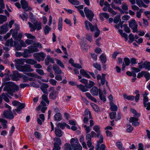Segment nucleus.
<instances>
[{
  "instance_id": "1",
  "label": "nucleus",
  "mask_w": 150,
  "mask_h": 150,
  "mask_svg": "<svg viewBox=\"0 0 150 150\" xmlns=\"http://www.w3.org/2000/svg\"><path fill=\"white\" fill-rule=\"evenodd\" d=\"M71 144L66 143L64 146L65 150H82V147L77 138H72L70 140Z\"/></svg>"
},
{
  "instance_id": "2",
  "label": "nucleus",
  "mask_w": 150,
  "mask_h": 150,
  "mask_svg": "<svg viewBox=\"0 0 150 150\" xmlns=\"http://www.w3.org/2000/svg\"><path fill=\"white\" fill-rule=\"evenodd\" d=\"M19 88L18 86L13 83H12L9 85H6L4 88L3 90L4 91H7V93H6L7 95L9 94L13 96V93L15 92L16 91H18Z\"/></svg>"
},
{
  "instance_id": "3",
  "label": "nucleus",
  "mask_w": 150,
  "mask_h": 150,
  "mask_svg": "<svg viewBox=\"0 0 150 150\" xmlns=\"http://www.w3.org/2000/svg\"><path fill=\"white\" fill-rule=\"evenodd\" d=\"M42 98L43 100L41 101L39 106L38 107L36 108V109L38 110L40 109L42 113H45V110L47 109L45 102L47 104H49V101L48 99L47 95H43L42 96Z\"/></svg>"
},
{
  "instance_id": "4",
  "label": "nucleus",
  "mask_w": 150,
  "mask_h": 150,
  "mask_svg": "<svg viewBox=\"0 0 150 150\" xmlns=\"http://www.w3.org/2000/svg\"><path fill=\"white\" fill-rule=\"evenodd\" d=\"M93 130L97 133V138L99 137V139L97 141V145L96 146V150H98L99 144L103 142V137L102 135L100 134V127L98 125H95L93 127Z\"/></svg>"
},
{
  "instance_id": "5",
  "label": "nucleus",
  "mask_w": 150,
  "mask_h": 150,
  "mask_svg": "<svg viewBox=\"0 0 150 150\" xmlns=\"http://www.w3.org/2000/svg\"><path fill=\"white\" fill-rule=\"evenodd\" d=\"M14 45L16 48L17 50H21V46L18 43L16 42H14L13 45V41L12 38L7 41L5 44V45L8 46L10 45V46H13Z\"/></svg>"
},
{
  "instance_id": "6",
  "label": "nucleus",
  "mask_w": 150,
  "mask_h": 150,
  "mask_svg": "<svg viewBox=\"0 0 150 150\" xmlns=\"http://www.w3.org/2000/svg\"><path fill=\"white\" fill-rule=\"evenodd\" d=\"M84 11L86 17L91 22L94 15L92 11L87 7L84 8Z\"/></svg>"
},
{
  "instance_id": "7",
  "label": "nucleus",
  "mask_w": 150,
  "mask_h": 150,
  "mask_svg": "<svg viewBox=\"0 0 150 150\" xmlns=\"http://www.w3.org/2000/svg\"><path fill=\"white\" fill-rule=\"evenodd\" d=\"M29 25V27L30 28V31H34L36 29L38 30H40L41 28V23H38L37 22L34 23L33 25L30 22L28 23Z\"/></svg>"
},
{
  "instance_id": "8",
  "label": "nucleus",
  "mask_w": 150,
  "mask_h": 150,
  "mask_svg": "<svg viewBox=\"0 0 150 150\" xmlns=\"http://www.w3.org/2000/svg\"><path fill=\"white\" fill-rule=\"evenodd\" d=\"M84 24L85 28L87 30H89L90 29L91 31L93 32L96 29H97V25H93L87 20H86L85 21Z\"/></svg>"
},
{
  "instance_id": "9",
  "label": "nucleus",
  "mask_w": 150,
  "mask_h": 150,
  "mask_svg": "<svg viewBox=\"0 0 150 150\" xmlns=\"http://www.w3.org/2000/svg\"><path fill=\"white\" fill-rule=\"evenodd\" d=\"M33 57L38 62L40 61H43L45 58L46 55L42 52L39 53H35L33 54Z\"/></svg>"
},
{
  "instance_id": "10",
  "label": "nucleus",
  "mask_w": 150,
  "mask_h": 150,
  "mask_svg": "<svg viewBox=\"0 0 150 150\" xmlns=\"http://www.w3.org/2000/svg\"><path fill=\"white\" fill-rule=\"evenodd\" d=\"M20 3L21 7L25 11L32 10V8L28 5L27 2L25 0H21Z\"/></svg>"
},
{
  "instance_id": "11",
  "label": "nucleus",
  "mask_w": 150,
  "mask_h": 150,
  "mask_svg": "<svg viewBox=\"0 0 150 150\" xmlns=\"http://www.w3.org/2000/svg\"><path fill=\"white\" fill-rule=\"evenodd\" d=\"M15 65L16 69L18 70L22 66L21 65L24 64L25 62V59H16L15 60Z\"/></svg>"
},
{
  "instance_id": "12",
  "label": "nucleus",
  "mask_w": 150,
  "mask_h": 150,
  "mask_svg": "<svg viewBox=\"0 0 150 150\" xmlns=\"http://www.w3.org/2000/svg\"><path fill=\"white\" fill-rule=\"evenodd\" d=\"M18 70L22 72H31L33 71V69L31 68L30 65L25 64L22 66Z\"/></svg>"
},
{
  "instance_id": "13",
  "label": "nucleus",
  "mask_w": 150,
  "mask_h": 150,
  "mask_svg": "<svg viewBox=\"0 0 150 150\" xmlns=\"http://www.w3.org/2000/svg\"><path fill=\"white\" fill-rule=\"evenodd\" d=\"M3 114L4 117L10 120L12 119L14 117L11 110H5L3 112Z\"/></svg>"
},
{
  "instance_id": "14",
  "label": "nucleus",
  "mask_w": 150,
  "mask_h": 150,
  "mask_svg": "<svg viewBox=\"0 0 150 150\" xmlns=\"http://www.w3.org/2000/svg\"><path fill=\"white\" fill-rule=\"evenodd\" d=\"M129 26L132 30L133 33L136 32L137 30V25L135 20H133L129 22Z\"/></svg>"
},
{
  "instance_id": "15",
  "label": "nucleus",
  "mask_w": 150,
  "mask_h": 150,
  "mask_svg": "<svg viewBox=\"0 0 150 150\" xmlns=\"http://www.w3.org/2000/svg\"><path fill=\"white\" fill-rule=\"evenodd\" d=\"M50 90L52 91L49 95V97L53 100L55 99L58 94V92L55 90H54V88L52 87L50 88Z\"/></svg>"
},
{
  "instance_id": "16",
  "label": "nucleus",
  "mask_w": 150,
  "mask_h": 150,
  "mask_svg": "<svg viewBox=\"0 0 150 150\" xmlns=\"http://www.w3.org/2000/svg\"><path fill=\"white\" fill-rule=\"evenodd\" d=\"M8 24L6 23L0 27V34H1L6 33L8 30Z\"/></svg>"
},
{
  "instance_id": "17",
  "label": "nucleus",
  "mask_w": 150,
  "mask_h": 150,
  "mask_svg": "<svg viewBox=\"0 0 150 150\" xmlns=\"http://www.w3.org/2000/svg\"><path fill=\"white\" fill-rule=\"evenodd\" d=\"M21 77L20 75L17 71H14L11 75V77L13 81H17L18 78Z\"/></svg>"
},
{
  "instance_id": "18",
  "label": "nucleus",
  "mask_w": 150,
  "mask_h": 150,
  "mask_svg": "<svg viewBox=\"0 0 150 150\" xmlns=\"http://www.w3.org/2000/svg\"><path fill=\"white\" fill-rule=\"evenodd\" d=\"M138 119L135 117H131L129 119V121L132 123V125L134 126H138L139 123L138 122Z\"/></svg>"
},
{
  "instance_id": "19",
  "label": "nucleus",
  "mask_w": 150,
  "mask_h": 150,
  "mask_svg": "<svg viewBox=\"0 0 150 150\" xmlns=\"http://www.w3.org/2000/svg\"><path fill=\"white\" fill-rule=\"evenodd\" d=\"M48 85L45 83H43L40 87V89L44 93H47V88H48Z\"/></svg>"
},
{
  "instance_id": "20",
  "label": "nucleus",
  "mask_w": 150,
  "mask_h": 150,
  "mask_svg": "<svg viewBox=\"0 0 150 150\" xmlns=\"http://www.w3.org/2000/svg\"><path fill=\"white\" fill-rule=\"evenodd\" d=\"M99 91L96 87H93L90 91L91 93L93 96H97L98 94V93Z\"/></svg>"
},
{
  "instance_id": "21",
  "label": "nucleus",
  "mask_w": 150,
  "mask_h": 150,
  "mask_svg": "<svg viewBox=\"0 0 150 150\" xmlns=\"http://www.w3.org/2000/svg\"><path fill=\"white\" fill-rule=\"evenodd\" d=\"M55 133L57 137H60L62 136L63 132L60 129L56 127L55 128Z\"/></svg>"
},
{
  "instance_id": "22",
  "label": "nucleus",
  "mask_w": 150,
  "mask_h": 150,
  "mask_svg": "<svg viewBox=\"0 0 150 150\" xmlns=\"http://www.w3.org/2000/svg\"><path fill=\"white\" fill-rule=\"evenodd\" d=\"M50 62L52 63H54L53 59L51 58L50 56H48L45 60V64L46 65H48L49 64Z\"/></svg>"
},
{
  "instance_id": "23",
  "label": "nucleus",
  "mask_w": 150,
  "mask_h": 150,
  "mask_svg": "<svg viewBox=\"0 0 150 150\" xmlns=\"http://www.w3.org/2000/svg\"><path fill=\"white\" fill-rule=\"evenodd\" d=\"M33 46H31L28 47L29 49V52L30 53H33L37 52L39 51V50L35 45Z\"/></svg>"
},
{
  "instance_id": "24",
  "label": "nucleus",
  "mask_w": 150,
  "mask_h": 150,
  "mask_svg": "<svg viewBox=\"0 0 150 150\" xmlns=\"http://www.w3.org/2000/svg\"><path fill=\"white\" fill-rule=\"evenodd\" d=\"M25 62L27 64L31 65L36 64L37 63L36 61L31 59H25Z\"/></svg>"
},
{
  "instance_id": "25",
  "label": "nucleus",
  "mask_w": 150,
  "mask_h": 150,
  "mask_svg": "<svg viewBox=\"0 0 150 150\" xmlns=\"http://www.w3.org/2000/svg\"><path fill=\"white\" fill-rule=\"evenodd\" d=\"M0 122L2 123L1 125L2 126L3 129H6L7 128V121L6 120L2 118H0Z\"/></svg>"
},
{
  "instance_id": "26",
  "label": "nucleus",
  "mask_w": 150,
  "mask_h": 150,
  "mask_svg": "<svg viewBox=\"0 0 150 150\" xmlns=\"http://www.w3.org/2000/svg\"><path fill=\"white\" fill-rule=\"evenodd\" d=\"M53 69L56 74H60L62 73V71L59 67L56 65L53 66Z\"/></svg>"
},
{
  "instance_id": "27",
  "label": "nucleus",
  "mask_w": 150,
  "mask_h": 150,
  "mask_svg": "<svg viewBox=\"0 0 150 150\" xmlns=\"http://www.w3.org/2000/svg\"><path fill=\"white\" fill-rule=\"evenodd\" d=\"M54 119L56 121H60L62 119L61 114L60 113H57L54 116Z\"/></svg>"
},
{
  "instance_id": "28",
  "label": "nucleus",
  "mask_w": 150,
  "mask_h": 150,
  "mask_svg": "<svg viewBox=\"0 0 150 150\" xmlns=\"http://www.w3.org/2000/svg\"><path fill=\"white\" fill-rule=\"evenodd\" d=\"M110 105V109L112 111H115L117 110L118 109L117 106L113 103H111Z\"/></svg>"
},
{
  "instance_id": "29",
  "label": "nucleus",
  "mask_w": 150,
  "mask_h": 150,
  "mask_svg": "<svg viewBox=\"0 0 150 150\" xmlns=\"http://www.w3.org/2000/svg\"><path fill=\"white\" fill-rule=\"evenodd\" d=\"M85 94L86 96L91 100L95 102H97V100L96 99L93 97L89 93H85Z\"/></svg>"
},
{
  "instance_id": "30",
  "label": "nucleus",
  "mask_w": 150,
  "mask_h": 150,
  "mask_svg": "<svg viewBox=\"0 0 150 150\" xmlns=\"http://www.w3.org/2000/svg\"><path fill=\"white\" fill-rule=\"evenodd\" d=\"M4 8L5 5L3 0H0V13H2L3 12V9Z\"/></svg>"
},
{
  "instance_id": "31",
  "label": "nucleus",
  "mask_w": 150,
  "mask_h": 150,
  "mask_svg": "<svg viewBox=\"0 0 150 150\" xmlns=\"http://www.w3.org/2000/svg\"><path fill=\"white\" fill-rule=\"evenodd\" d=\"M84 139L83 137H81L79 141L81 143L83 148L87 149L88 148L86 146V144L84 141Z\"/></svg>"
},
{
  "instance_id": "32",
  "label": "nucleus",
  "mask_w": 150,
  "mask_h": 150,
  "mask_svg": "<svg viewBox=\"0 0 150 150\" xmlns=\"http://www.w3.org/2000/svg\"><path fill=\"white\" fill-rule=\"evenodd\" d=\"M77 88H79V89L83 92H85L88 91L87 89L82 85H77Z\"/></svg>"
},
{
  "instance_id": "33",
  "label": "nucleus",
  "mask_w": 150,
  "mask_h": 150,
  "mask_svg": "<svg viewBox=\"0 0 150 150\" xmlns=\"http://www.w3.org/2000/svg\"><path fill=\"white\" fill-rule=\"evenodd\" d=\"M123 96L124 98L129 100H133L134 98V96H127L126 94H123Z\"/></svg>"
},
{
  "instance_id": "34",
  "label": "nucleus",
  "mask_w": 150,
  "mask_h": 150,
  "mask_svg": "<svg viewBox=\"0 0 150 150\" xmlns=\"http://www.w3.org/2000/svg\"><path fill=\"white\" fill-rule=\"evenodd\" d=\"M70 3L74 5H78L80 4L79 1L77 0H68Z\"/></svg>"
},
{
  "instance_id": "35",
  "label": "nucleus",
  "mask_w": 150,
  "mask_h": 150,
  "mask_svg": "<svg viewBox=\"0 0 150 150\" xmlns=\"http://www.w3.org/2000/svg\"><path fill=\"white\" fill-rule=\"evenodd\" d=\"M7 19V17L5 16L0 15V23L2 24L6 21Z\"/></svg>"
},
{
  "instance_id": "36",
  "label": "nucleus",
  "mask_w": 150,
  "mask_h": 150,
  "mask_svg": "<svg viewBox=\"0 0 150 150\" xmlns=\"http://www.w3.org/2000/svg\"><path fill=\"white\" fill-rule=\"evenodd\" d=\"M25 104H23L20 106L17 107V108L15 109L14 111H16L18 113L22 109H23L25 107Z\"/></svg>"
},
{
  "instance_id": "37",
  "label": "nucleus",
  "mask_w": 150,
  "mask_h": 150,
  "mask_svg": "<svg viewBox=\"0 0 150 150\" xmlns=\"http://www.w3.org/2000/svg\"><path fill=\"white\" fill-rule=\"evenodd\" d=\"M100 58L102 63H104L106 62V58L104 53L102 54L100 56Z\"/></svg>"
},
{
  "instance_id": "38",
  "label": "nucleus",
  "mask_w": 150,
  "mask_h": 150,
  "mask_svg": "<svg viewBox=\"0 0 150 150\" xmlns=\"http://www.w3.org/2000/svg\"><path fill=\"white\" fill-rule=\"evenodd\" d=\"M143 65L144 66V67L149 71V69L150 66V62L147 61H145L143 63Z\"/></svg>"
},
{
  "instance_id": "39",
  "label": "nucleus",
  "mask_w": 150,
  "mask_h": 150,
  "mask_svg": "<svg viewBox=\"0 0 150 150\" xmlns=\"http://www.w3.org/2000/svg\"><path fill=\"white\" fill-rule=\"evenodd\" d=\"M91 105L95 111L98 112L99 111V108L97 105L94 103H91Z\"/></svg>"
},
{
  "instance_id": "40",
  "label": "nucleus",
  "mask_w": 150,
  "mask_h": 150,
  "mask_svg": "<svg viewBox=\"0 0 150 150\" xmlns=\"http://www.w3.org/2000/svg\"><path fill=\"white\" fill-rule=\"evenodd\" d=\"M66 124L65 123H59L58 124L57 127L60 128L62 129H64L66 126Z\"/></svg>"
},
{
  "instance_id": "41",
  "label": "nucleus",
  "mask_w": 150,
  "mask_h": 150,
  "mask_svg": "<svg viewBox=\"0 0 150 150\" xmlns=\"http://www.w3.org/2000/svg\"><path fill=\"white\" fill-rule=\"evenodd\" d=\"M117 147L120 150H124V148L122 147V143L120 142H118L116 143Z\"/></svg>"
},
{
  "instance_id": "42",
  "label": "nucleus",
  "mask_w": 150,
  "mask_h": 150,
  "mask_svg": "<svg viewBox=\"0 0 150 150\" xmlns=\"http://www.w3.org/2000/svg\"><path fill=\"white\" fill-rule=\"evenodd\" d=\"M51 28L47 25H46L45 27L44 28V31L45 35L48 34L49 31L50 30Z\"/></svg>"
},
{
  "instance_id": "43",
  "label": "nucleus",
  "mask_w": 150,
  "mask_h": 150,
  "mask_svg": "<svg viewBox=\"0 0 150 150\" xmlns=\"http://www.w3.org/2000/svg\"><path fill=\"white\" fill-rule=\"evenodd\" d=\"M124 27V30L127 33H130V28H129L126 24H124L123 25Z\"/></svg>"
},
{
  "instance_id": "44",
  "label": "nucleus",
  "mask_w": 150,
  "mask_h": 150,
  "mask_svg": "<svg viewBox=\"0 0 150 150\" xmlns=\"http://www.w3.org/2000/svg\"><path fill=\"white\" fill-rule=\"evenodd\" d=\"M129 40L128 42L129 43H131L134 41V36L132 34L130 33L129 35Z\"/></svg>"
},
{
  "instance_id": "45",
  "label": "nucleus",
  "mask_w": 150,
  "mask_h": 150,
  "mask_svg": "<svg viewBox=\"0 0 150 150\" xmlns=\"http://www.w3.org/2000/svg\"><path fill=\"white\" fill-rule=\"evenodd\" d=\"M83 127L85 128L87 134L90 132L91 128V126H87L86 125H83Z\"/></svg>"
},
{
  "instance_id": "46",
  "label": "nucleus",
  "mask_w": 150,
  "mask_h": 150,
  "mask_svg": "<svg viewBox=\"0 0 150 150\" xmlns=\"http://www.w3.org/2000/svg\"><path fill=\"white\" fill-rule=\"evenodd\" d=\"M131 112L134 115V116L139 117L140 115V114L138 113L136 110L133 108H131Z\"/></svg>"
},
{
  "instance_id": "47",
  "label": "nucleus",
  "mask_w": 150,
  "mask_h": 150,
  "mask_svg": "<svg viewBox=\"0 0 150 150\" xmlns=\"http://www.w3.org/2000/svg\"><path fill=\"white\" fill-rule=\"evenodd\" d=\"M12 103L13 105L14 106H16L18 107L23 103H21L16 101V100H13L12 101Z\"/></svg>"
},
{
  "instance_id": "48",
  "label": "nucleus",
  "mask_w": 150,
  "mask_h": 150,
  "mask_svg": "<svg viewBox=\"0 0 150 150\" xmlns=\"http://www.w3.org/2000/svg\"><path fill=\"white\" fill-rule=\"evenodd\" d=\"M146 73H144V76L146 79V81H147L150 79V74L148 72L145 71Z\"/></svg>"
},
{
  "instance_id": "49",
  "label": "nucleus",
  "mask_w": 150,
  "mask_h": 150,
  "mask_svg": "<svg viewBox=\"0 0 150 150\" xmlns=\"http://www.w3.org/2000/svg\"><path fill=\"white\" fill-rule=\"evenodd\" d=\"M2 98H3L4 100L7 102H8L9 101V99L7 97L6 95L4 93H3L1 96Z\"/></svg>"
},
{
  "instance_id": "50",
  "label": "nucleus",
  "mask_w": 150,
  "mask_h": 150,
  "mask_svg": "<svg viewBox=\"0 0 150 150\" xmlns=\"http://www.w3.org/2000/svg\"><path fill=\"white\" fill-rule=\"evenodd\" d=\"M10 32L11 34L12 33V36L15 39V38L17 36V32H15V30L13 29H11L10 31Z\"/></svg>"
},
{
  "instance_id": "51",
  "label": "nucleus",
  "mask_w": 150,
  "mask_h": 150,
  "mask_svg": "<svg viewBox=\"0 0 150 150\" xmlns=\"http://www.w3.org/2000/svg\"><path fill=\"white\" fill-rule=\"evenodd\" d=\"M95 84V83L94 82L92 81H90L89 82V83L87 84L86 85V87L89 88L92 87Z\"/></svg>"
},
{
  "instance_id": "52",
  "label": "nucleus",
  "mask_w": 150,
  "mask_h": 150,
  "mask_svg": "<svg viewBox=\"0 0 150 150\" xmlns=\"http://www.w3.org/2000/svg\"><path fill=\"white\" fill-rule=\"evenodd\" d=\"M81 48L83 51H87V49L85 47V44L84 42H81L80 43Z\"/></svg>"
},
{
  "instance_id": "53",
  "label": "nucleus",
  "mask_w": 150,
  "mask_h": 150,
  "mask_svg": "<svg viewBox=\"0 0 150 150\" xmlns=\"http://www.w3.org/2000/svg\"><path fill=\"white\" fill-rule=\"evenodd\" d=\"M111 6L115 10H118L120 11H121L122 9L119 7L116 6L113 3V2H112L111 4Z\"/></svg>"
},
{
  "instance_id": "54",
  "label": "nucleus",
  "mask_w": 150,
  "mask_h": 150,
  "mask_svg": "<svg viewBox=\"0 0 150 150\" xmlns=\"http://www.w3.org/2000/svg\"><path fill=\"white\" fill-rule=\"evenodd\" d=\"M56 63L58 65H59L62 68H64V66L62 62L59 60L58 59H57L56 60Z\"/></svg>"
},
{
  "instance_id": "55",
  "label": "nucleus",
  "mask_w": 150,
  "mask_h": 150,
  "mask_svg": "<svg viewBox=\"0 0 150 150\" xmlns=\"http://www.w3.org/2000/svg\"><path fill=\"white\" fill-rule=\"evenodd\" d=\"M50 83L53 86H56L57 81L54 79H50L49 81Z\"/></svg>"
},
{
  "instance_id": "56",
  "label": "nucleus",
  "mask_w": 150,
  "mask_h": 150,
  "mask_svg": "<svg viewBox=\"0 0 150 150\" xmlns=\"http://www.w3.org/2000/svg\"><path fill=\"white\" fill-rule=\"evenodd\" d=\"M105 74H103L102 78L101 79V83L102 85H104L105 84Z\"/></svg>"
},
{
  "instance_id": "57",
  "label": "nucleus",
  "mask_w": 150,
  "mask_h": 150,
  "mask_svg": "<svg viewBox=\"0 0 150 150\" xmlns=\"http://www.w3.org/2000/svg\"><path fill=\"white\" fill-rule=\"evenodd\" d=\"M59 145L56 143H54V148L53 150H60V147L59 146Z\"/></svg>"
},
{
  "instance_id": "58",
  "label": "nucleus",
  "mask_w": 150,
  "mask_h": 150,
  "mask_svg": "<svg viewBox=\"0 0 150 150\" xmlns=\"http://www.w3.org/2000/svg\"><path fill=\"white\" fill-rule=\"evenodd\" d=\"M124 60L125 65L126 66L129 65L130 62L129 59L127 57H125L124 58Z\"/></svg>"
},
{
  "instance_id": "59",
  "label": "nucleus",
  "mask_w": 150,
  "mask_h": 150,
  "mask_svg": "<svg viewBox=\"0 0 150 150\" xmlns=\"http://www.w3.org/2000/svg\"><path fill=\"white\" fill-rule=\"evenodd\" d=\"M143 103L144 105V106L145 107H146V103L147 102H148L149 100L147 97H143Z\"/></svg>"
},
{
  "instance_id": "60",
  "label": "nucleus",
  "mask_w": 150,
  "mask_h": 150,
  "mask_svg": "<svg viewBox=\"0 0 150 150\" xmlns=\"http://www.w3.org/2000/svg\"><path fill=\"white\" fill-rule=\"evenodd\" d=\"M88 115H89V118H91V115L90 111L86 109L84 112V115L87 116Z\"/></svg>"
},
{
  "instance_id": "61",
  "label": "nucleus",
  "mask_w": 150,
  "mask_h": 150,
  "mask_svg": "<svg viewBox=\"0 0 150 150\" xmlns=\"http://www.w3.org/2000/svg\"><path fill=\"white\" fill-rule=\"evenodd\" d=\"M120 20V17L119 16H118L115 18L113 20V22L114 23H117L119 22Z\"/></svg>"
},
{
  "instance_id": "62",
  "label": "nucleus",
  "mask_w": 150,
  "mask_h": 150,
  "mask_svg": "<svg viewBox=\"0 0 150 150\" xmlns=\"http://www.w3.org/2000/svg\"><path fill=\"white\" fill-rule=\"evenodd\" d=\"M122 9L124 11H127L128 9L127 4L125 3H122Z\"/></svg>"
},
{
  "instance_id": "63",
  "label": "nucleus",
  "mask_w": 150,
  "mask_h": 150,
  "mask_svg": "<svg viewBox=\"0 0 150 150\" xmlns=\"http://www.w3.org/2000/svg\"><path fill=\"white\" fill-rule=\"evenodd\" d=\"M93 67L96 68L98 70H100L101 66L100 65L97 63H95L93 64Z\"/></svg>"
},
{
  "instance_id": "64",
  "label": "nucleus",
  "mask_w": 150,
  "mask_h": 150,
  "mask_svg": "<svg viewBox=\"0 0 150 150\" xmlns=\"http://www.w3.org/2000/svg\"><path fill=\"white\" fill-rule=\"evenodd\" d=\"M116 114L115 112L110 113L109 115L110 119H114L116 116Z\"/></svg>"
}]
</instances>
